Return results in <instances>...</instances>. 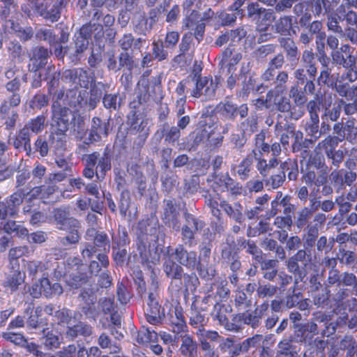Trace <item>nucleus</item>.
I'll list each match as a JSON object with an SVG mask.
<instances>
[{"mask_svg": "<svg viewBox=\"0 0 357 357\" xmlns=\"http://www.w3.org/2000/svg\"><path fill=\"white\" fill-rule=\"evenodd\" d=\"M112 249L116 250V248H121L125 246L130 243V238L128 234V231L125 227L121 226L119 227L118 236L112 234Z\"/></svg>", "mask_w": 357, "mask_h": 357, "instance_id": "57", "label": "nucleus"}, {"mask_svg": "<svg viewBox=\"0 0 357 357\" xmlns=\"http://www.w3.org/2000/svg\"><path fill=\"white\" fill-rule=\"evenodd\" d=\"M179 213L176 210V206L174 199H165L163 202V213L162 220L168 227L172 228L176 231H180L181 222Z\"/></svg>", "mask_w": 357, "mask_h": 357, "instance_id": "14", "label": "nucleus"}, {"mask_svg": "<svg viewBox=\"0 0 357 357\" xmlns=\"http://www.w3.org/2000/svg\"><path fill=\"white\" fill-rule=\"evenodd\" d=\"M10 269L11 271L4 282V287L9 288L12 291H15L24 282L25 273L22 272L20 267Z\"/></svg>", "mask_w": 357, "mask_h": 357, "instance_id": "33", "label": "nucleus"}, {"mask_svg": "<svg viewBox=\"0 0 357 357\" xmlns=\"http://www.w3.org/2000/svg\"><path fill=\"white\" fill-rule=\"evenodd\" d=\"M210 292L213 294L215 303H219L220 301L228 297L230 291L227 287V282L221 281L213 284Z\"/></svg>", "mask_w": 357, "mask_h": 357, "instance_id": "42", "label": "nucleus"}, {"mask_svg": "<svg viewBox=\"0 0 357 357\" xmlns=\"http://www.w3.org/2000/svg\"><path fill=\"white\" fill-rule=\"evenodd\" d=\"M253 160L254 157L249 155L236 167V174L241 180L245 181L250 177L254 171Z\"/></svg>", "mask_w": 357, "mask_h": 357, "instance_id": "35", "label": "nucleus"}, {"mask_svg": "<svg viewBox=\"0 0 357 357\" xmlns=\"http://www.w3.org/2000/svg\"><path fill=\"white\" fill-rule=\"evenodd\" d=\"M289 97L292 99L293 103L296 105H305L307 101L306 93L301 86L293 84L289 91Z\"/></svg>", "mask_w": 357, "mask_h": 357, "instance_id": "48", "label": "nucleus"}, {"mask_svg": "<svg viewBox=\"0 0 357 357\" xmlns=\"http://www.w3.org/2000/svg\"><path fill=\"white\" fill-rule=\"evenodd\" d=\"M293 20L292 15H282L275 20L272 29L275 33L279 34L280 37L290 36L293 29Z\"/></svg>", "mask_w": 357, "mask_h": 357, "instance_id": "28", "label": "nucleus"}, {"mask_svg": "<svg viewBox=\"0 0 357 357\" xmlns=\"http://www.w3.org/2000/svg\"><path fill=\"white\" fill-rule=\"evenodd\" d=\"M226 310L224 306L220 303L214 305V310L212 312V316L218 320L220 325L224 326L227 330L230 331H237V326L229 321V319L224 313Z\"/></svg>", "mask_w": 357, "mask_h": 357, "instance_id": "38", "label": "nucleus"}, {"mask_svg": "<svg viewBox=\"0 0 357 357\" xmlns=\"http://www.w3.org/2000/svg\"><path fill=\"white\" fill-rule=\"evenodd\" d=\"M199 128L190 135V140L191 141L190 149H196L205 139L210 140L211 135L213 134V130L211 126H206V122L200 121Z\"/></svg>", "mask_w": 357, "mask_h": 357, "instance_id": "20", "label": "nucleus"}, {"mask_svg": "<svg viewBox=\"0 0 357 357\" xmlns=\"http://www.w3.org/2000/svg\"><path fill=\"white\" fill-rule=\"evenodd\" d=\"M175 259L182 266L188 268L198 266L197 253L195 251H188L183 245H178L175 250Z\"/></svg>", "mask_w": 357, "mask_h": 357, "instance_id": "22", "label": "nucleus"}, {"mask_svg": "<svg viewBox=\"0 0 357 357\" xmlns=\"http://www.w3.org/2000/svg\"><path fill=\"white\" fill-rule=\"evenodd\" d=\"M220 206L231 220L239 224L243 222L245 218L243 213V206L240 202H236L231 204L223 200L220 202Z\"/></svg>", "mask_w": 357, "mask_h": 357, "instance_id": "26", "label": "nucleus"}, {"mask_svg": "<svg viewBox=\"0 0 357 357\" xmlns=\"http://www.w3.org/2000/svg\"><path fill=\"white\" fill-rule=\"evenodd\" d=\"M163 269L167 276L171 279L181 280L183 277L185 286H188L190 282L193 283L197 281V278L195 274H183V269L181 266L176 264L172 260H167L164 263Z\"/></svg>", "mask_w": 357, "mask_h": 357, "instance_id": "16", "label": "nucleus"}, {"mask_svg": "<svg viewBox=\"0 0 357 357\" xmlns=\"http://www.w3.org/2000/svg\"><path fill=\"white\" fill-rule=\"evenodd\" d=\"M342 113L341 105L339 104V101L335 102L333 107H331V104L328 107L326 106L323 113L321 114V120H326L330 122L338 121Z\"/></svg>", "mask_w": 357, "mask_h": 357, "instance_id": "46", "label": "nucleus"}, {"mask_svg": "<svg viewBox=\"0 0 357 357\" xmlns=\"http://www.w3.org/2000/svg\"><path fill=\"white\" fill-rule=\"evenodd\" d=\"M250 63L247 67H249ZM249 69L245 68L244 64L242 65L238 79L241 81V89L236 92V96L241 98H245L248 96L251 91L254 89L255 81L253 78L248 75Z\"/></svg>", "mask_w": 357, "mask_h": 357, "instance_id": "23", "label": "nucleus"}, {"mask_svg": "<svg viewBox=\"0 0 357 357\" xmlns=\"http://www.w3.org/2000/svg\"><path fill=\"white\" fill-rule=\"evenodd\" d=\"M220 77L215 79L207 77L198 76L196 79L194 88L190 90V95L196 98L204 96L206 100H211L215 96L216 91L220 84Z\"/></svg>", "mask_w": 357, "mask_h": 357, "instance_id": "7", "label": "nucleus"}, {"mask_svg": "<svg viewBox=\"0 0 357 357\" xmlns=\"http://www.w3.org/2000/svg\"><path fill=\"white\" fill-rule=\"evenodd\" d=\"M338 144V139L329 135L317 144L315 150H324L325 154L326 155L327 151H331L335 149Z\"/></svg>", "mask_w": 357, "mask_h": 357, "instance_id": "63", "label": "nucleus"}, {"mask_svg": "<svg viewBox=\"0 0 357 357\" xmlns=\"http://www.w3.org/2000/svg\"><path fill=\"white\" fill-rule=\"evenodd\" d=\"M51 128L52 131L49 135V141L53 144L55 135L58 139L65 136L73 121L75 116L70 108L66 106H59L56 105L51 107Z\"/></svg>", "mask_w": 357, "mask_h": 357, "instance_id": "3", "label": "nucleus"}, {"mask_svg": "<svg viewBox=\"0 0 357 357\" xmlns=\"http://www.w3.org/2000/svg\"><path fill=\"white\" fill-rule=\"evenodd\" d=\"M97 343L102 349H109L111 354H116L120 351V347L115 343L112 344L111 338L106 333H102L100 335Z\"/></svg>", "mask_w": 357, "mask_h": 357, "instance_id": "64", "label": "nucleus"}, {"mask_svg": "<svg viewBox=\"0 0 357 357\" xmlns=\"http://www.w3.org/2000/svg\"><path fill=\"white\" fill-rule=\"evenodd\" d=\"M216 108L220 115L226 120L234 121L238 114L241 119H244L248 114V107L247 104H242L238 106L229 100H225L220 102Z\"/></svg>", "mask_w": 357, "mask_h": 357, "instance_id": "10", "label": "nucleus"}, {"mask_svg": "<svg viewBox=\"0 0 357 357\" xmlns=\"http://www.w3.org/2000/svg\"><path fill=\"white\" fill-rule=\"evenodd\" d=\"M261 6L257 1H250L247 3L245 17L251 21L259 22L261 19V13L262 10Z\"/></svg>", "mask_w": 357, "mask_h": 357, "instance_id": "59", "label": "nucleus"}, {"mask_svg": "<svg viewBox=\"0 0 357 357\" xmlns=\"http://www.w3.org/2000/svg\"><path fill=\"white\" fill-rule=\"evenodd\" d=\"M136 340L139 344L157 343L158 335L153 330L143 328L138 332Z\"/></svg>", "mask_w": 357, "mask_h": 357, "instance_id": "53", "label": "nucleus"}, {"mask_svg": "<svg viewBox=\"0 0 357 357\" xmlns=\"http://www.w3.org/2000/svg\"><path fill=\"white\" fill-rule=\"evenodd\" d=\"M212 243L203 242L200 245L199 261H197V271L201 277L210 279L215 275V271L212 266L208 267L209 262Z\"/></svg>", "mask_w": 357, "mask_h": 357, "instance_id": "12", "label": "nucleus"}, {"mask_svg": "<svg viewBox=\"0 0 357 357\" xmlns=\"http://www.w3.org/2000/svg\"><path fill=\"white\" fill-rule=\"evenodd\" d=\"M319 227L317 224L307 225L305 228V233L303 235V247H308L312 249L319 236Z\"/></svg>", "mask_w": 357, "mask_h": 357, "instance_id": "43", "label": "nucleus"}, {"mask_svg": "<svg viewBox=\"0 0 357 357\" xmlns=\"http://www.w3.org/2000/svg\"><path fill=\"white\" fill-rule=\"evenodd\" d=\"M270 100L272 102L273 108L280 112L286 113L290 109L291 101L284 96L275 95Z\"/></svg>", "mask_w": 357, "mask_h": 357, "instance_id": "58", "label": "nucleus"}, {"mask_svg": "<svg viewBox=\"0 0 357 357\" xmlns=\"http://www.w3.org/2000/svg\"><path fill=\"white\" fill-rule=\"evenodd\" d=\"M326 287L325 294L314 298V303L319 307H325L333 303L340 309L351 310L357 303L355 297H351V290L347 287H353L357 283V276L351 272L344 271L333 278Z\"/></svg>", "mask_w": 357, "mask_h": 357, "instance_id": "1", "label": "nucleus"}, {"mask_svg": "<svg viewBox=\"0 0 357 357\" xmlns=\"http://www.w3.org/2000/svg\"><path fill=\"white\" fill-rule=\"evenodd\" d=\"M312 251L310 248L303 247L287 260L288 271L294 274L297 280L303 281L305 276L304 268L312 262Z\"/></svg>", "mask_w": 357, "mask_h": 357, "instance_id": "4", "label": "nucleus"}, {"mask_svg": "<svg viewBox=\"0 0 357 357\" xmlns=\"http://www.w3.org/2000/svg\"><path fill=\"white\" fill-rule=\"evenodd\" d=\"M298 284L297 280L294 282L293 287L288 289L287 295L284 301V307L287 309L292 308L298 305L301 300V293H296V287Z\"/></svg>", "mask_w": 357, "mask_h": 357, "instance_id": "55", "label": "nucleus"}, {"mask_svg": "<svg viewBox=\"0 0 357 357\" xmlns=\"http://www.w3.org/2000/svg\"><path fill=\"white\" fill-rule=\"evenodd\" d=\"M234 304L239 310H245L252 306V298H249L243 291H236Z\"/></svg>", "mask_w": 357, "mask_h": 357, "instance_id": "60", "label": "nucleus"}, {"mask_svg": "<svg viewBox=\"0 0 357 357\" xmlns=\"http://www.w3.org/2000/svg\"><path fill=\"white\" fill-rule=\"evenodd\" d=\"M109 85L101 82H93L90 86L89 91H80L77 97V103L80 107L89 111L94 109L102 97L103 91Z\"/></svg>", "mask_w": 357, "mask_h": 357, "instance_id": "5", "label": "nucleus"}, {"mask_svg": "<svg viewBox=\"0 0 357 357\" xmlns=\"http://www.w3.org/2000/svg\"><path fill=\"white\" fill-rule=\"evenodd\" d=\"M183 218L185 223L182 227H180L181 239L185 245L192 247L194 244L195 234L204 228L205 223L190 213L188 210L183 212Z\"/></svg>", "mask_w": 357, "mask_h": 357, "instance_id": "6", "label": "nucleus"}, {"mask_svg": "<svg viewBox=\"0 0 357 357\" xmlns=\"http://www.w3.org/2000/svg\"><path fill=\"white\" fill-rule=\"evenodd\" d=\"M80 227L69 228L68 234L58 239L59 244L65 250H70L74 245H77L81 239V234L79 232Z\"/></svg>", "mask_w": 357, "mask_h": 357, "instance_id": "34", "label": "nucleus"}, {"mask_svg": "<svg viewBox=\"0 0 357 357\" xmlns=\"http://www.w3.org/2000/svg\"><path fill=\"white\" fill-rule=\"evenodd\" d=\"M54 221L60 230H68L71 227H81L78 220L71 216L68 207L56 208L52 211Z\"/></svg>", "mask_w": 357, "mask_h": 357, "instance_id": "13", "label": "nucleus"}, {"mask_svg": "<svg viewBox=\"0 0 357 357\" xmlns=\"http://www.w3.org/2000/svg\"><path fill=\"white\" fill-rule=\"evenodd\" d=\"M93 333V327L84 322L78 321L73 326H68L66 328L65 337L70 341L75 340L79 335L84 338L90 337Z\"/></svg>", "mask_w": 357, "mask_h": 357, "instance_id": "24", "label": "nucleus"}, {"mask_svg": "<svg viewBox=\"0 0 357 357\" xmlns=\"http://www.w3.org/2000/svg\"><path fill=\"white\" fill-rule=\"evenodd\" d=\"M145 43L144 38H135L131 33L123 34L118 40V45L123 52L117 57L114 52L107 53L106 66L107 70L116 73L122 68H126L128 71H132L135 64L132 56L128 52V50L132 47H133V50H140Z\"/></svg>", "mask_w": 357, "mask_h": 357, "instance_id": "2", "label": "nucleus"}, {"mask_svg": "<svg viewBox=\"0 0 357 357\" xmlns=\"http://www.w3.org/2000/svg\"><path fill=\"white\" fill-rule=\"evenodd\" d=\"M65 0H51V4L48 2L37 3L34 4L36 12L45 20L54 23L57 22L61 15V10L66 6Z\"/></svg>", "mask_w": 357, "mask_h": 357, "instance_id": "8", "label": "nucleus"}, {"mask_svg": "<svg viewBox=\"0 0 357 357\" xmlns=\"http://www.w3.org/2000/svg\"><path fill=\"white\" fill-rule=\"evenodd\" d=\"M242 59V54L236 51L233 45H229L222 53V59L220 62L222 68H227L228 73L235 70V66Z\"/></svg>", "mask_w": 357, "mask_h": 357, "instance_id": "21", "label": "nucleus"}, {"mask_svg": "<svg viewBox=\"0 0 357 357\" xmlns=\"http://www.w3.org/2000/svg\"><path fill=\"white\" fill-rule=\"evenodd\" d=\"M40 287H42L43 296L46 298L60 296L63 292L61 284L58 282L52 283L47 278L40 280Z\"/></svg>", "mask_w": 357, "mask_h": 357, "instance_id": "36", "label": "nucleus"}, {"mask_svg": "<svg viewBox=\"0 0 357 357\" xmlns=\"http://www.w3.org/2000/svg\"><path fill=\"white\" fill-rule=\"evenodd\" d=\"M301 61L304 67L307 68V73L309 77H316L317 68L315 62L314 54L311 50H305L302 53Z\"/></svg>", "mask_w": 357, "mask_h": 357, "instance_id": "39", "label": "nucleus"}, {"mask_svg": "<svg viewBox=\"0 0 357 357\" xmlns=\"http://www.w3.org/2000/svg\"><path fill=\"white\" fill-rule=\"evenodd\" d=\"M109 130V120H102L98 117H93L89 133V140L90 142H100L102 138L108 136Z\"/></svg>", "mask_w": 357, "mask_h": 357, "instance_id": "17", "label": "nucleus"}, {"mask_svg": "<svg viewBox=\"0 0 357 357\" xmlns=\"http://www.w3.org/2000/svg\"><path fill=\"white\" fill-rule=\"evenodd\" d=\"M47 126V116L44 114H42L33 119H31L24 125V127L26 128L27 130H29V131L31 133L38 134L42 132Z\"/></svg>", "mask_w": 357, "mask_h": 357, "instance_id": "40", "label": "nucleus"}, {"mask_svg": "<svg viewBox=\"0 0 357 357\" xmlns=\"http://www.w3.org/2000/svg\"><path fill=\"white\" fill-rule=\"evenodd\" d=\"M86 238L88 241H93V245L96 247V249L103 248L109 250V240L107 234L104 232H100L94 228L88 229L86 231Z\"/></svg>", "mask_w": 357, "mask_h": 357, "instance_id": "30", "label": "nucleus"}, {"mask_svg": "<svg viewBox=\"0 0 357 357\" xmlns=\"http://www.w3.org/2000/svg\"><path fill=\"white\" fill-rule=\"evenodd\" d=\"M180 353L185 357H197L198 345L195 340L188 334L181 336Z\"/></svg>", "mask_w": 357, "mask_h": 357, "instance_id": "32", "label": "nucleus"}, {"mask_svg": "<svg viewBox=\"0 0 357 357\" xmlns=\"http://www.w3.org/2000/svg\"><path fill=\"white\" fill-rule=\"evenodd\" d=\"M48 104V97L41 93L35 94L28 102L29 108L36 111L41 110L43 107H47Z\"/></svg>", "mask_w": 357, "mask_h": 357, "instance_id": "56", "label": "nucleus"}, {"mask_svg": "<svg viewBox=\"0 0 357 357\" xmlns=\"http://www.w3.org/2000/svg\"><path fill=\"white\" fill-rule=\"evenodd\" d=\"M356 119H349L344 121V132H345V140L353 143L357 138V126Z\"/></svg>", "mask_w": 357, "mask_h": 357, "instance_id": "61", "label": "nucleus"}, {"mask_svg": "<svg viewBox=\"0 0 357 357\" xmlns=\"http://www.w3.org/2000/svg\"><path fill=\"white\" fill-rule=\"evenodd\" d=\"M278 42L284 50L287 61L291 66L296 65L299 59V51L295 41L289 37H279Z\"/></svg>", "mask_w": 357, "mask_h": 357, "instance_id": "19", "label": "nucleus"}, {"mask_svg": "<svg viewBox=\"0 0 357 357\" xmlns=\"http://www.w3.org/2000/svg\"><path fill=\"white\" fill-rule=\"evenodd\" d=\"M226 310L224 306L220 303L214 305V310L212 312V316L218 320L220 325L224 326L227 330L230 331H237V326L229 321V319L224 313Z\"/></svg>", "mask_w": 357, "mask_h": 357, "instance_id": "37", "label": "nucleus"}, {"mask_svg": "<svg viewBox=\"0 0 357 357\" xmlns=\"http://www.w3.org/2000/svg\"><path fill=\"white\" fill-rule=\"evenodd\" d=\"M322 264L326 268H330L327 274V278L324 283L325 288L326 286H327L331 282L329 280H332L333 278H335V276H336L340 273V271L336 268L337 264L336 258L326 257L324 258Z\"/></svg>", "mask_w": 357, "mask_h": 357, "instance_id": "50", "label": "nucleus"}, {"mask_svg": "<svg viewBox=\"0 0 357 357\" xmlns=\"http://www.w3.org/2000/svg\"><path fill=\"white\" fill-rule=\"evenodd\" d=\"M168 316L171 324L174 326L173 329L174 333H179L184 331L186 324L181 307H170Z\"/></svg>", "mask_w": 357, "mask_h": 357, "instance_id": "29", "label": "nucleus"}, {"mask_svg": "<svg viewBox=\"0 0 357 357\" xmlns=\"http://www.w3.org/2000/svg\"><path fill=\"white\" fill-rule=\"evenodd\" d=\"M312 215V211L308 207H303L296 213L294 224L299 229L306 228Z\"/></svg>", "mask_w": 357, "mask_h": 357, "instance_id": "47", "label": "nucleus"}, {"mask_svg": "<svg viewBox=\"0 0 357 357\" xmlns=\"http://www.w3.org/2000/svg\"><path fill=\"white\" fill-rule=\"evenodd\" d=\"M329 180L337 190H343L346 186H351L356 181L357 172L335 169L330 174Z\"/></svg>", "mask_w": 357, "mask_h": 357, "instance_id": "11", "label": "nucleus"}, {"mask_svg": "<svg viewBox=\"0 0 357 357\" xmlns=\"http://www.w3.org/2000/svg\"><path fill=\"white\" fill-rule=\"evenodd\" d=\"M52 52L43 46L33 47L30 63L28 66L29 70L31 72H37L39 69L44 68Z\"/></svg>", "mask_w": 357, "mask_h": 357, "instance_id": "15", "label": "nucleus"}, {"mask_svg": "<svg viewBox=\"0 0 357 357\" xmlns=\"http://www.w3.org/2000/svg\"><path fill=\"white\" fill-rule=\"evenodd\" d=\"M155 135L160 139L164 137L166 144L174 145L181 137V130L176 126H169L167 123H165L162 128L157 130Z\"/></svg>", "mask_w": 357, "mask_h": 357, "instance_id": "27", "label": "nucleus"}, {"mask_svg": "<svg viewBox=\"0 0 357 357\" xmlns=\"http://www.w3.org/2000/svg\"><path fill=\"white\" fill-rule=\"evenodd\" d=\"M74 43L75 51L70 54V57L73 62H77L80 60L83 53L88 49L89 42L86 36L80 31L75 35Z\"/></svg>", "mask_w": 357, "mask_h": 357, "instance_id": "31", "label": "nucleus"}, {"mask_svg": "<svg viewBox=\"0 0 357 357\" xmlns=\"http://www.w3.org/2000/svg\"><path fill=\"white\" fill-rule=\"evenodd\" d=\"M26 314H30L27 320V326L31 328L39 329L43 333H45V326L42 319H39L38 312L37 310H33V307L29 305L24 311Z\"/></svg>", "mask_w": 357, "mask_h": 357, "instance_id": "41", "label": "nucleus"}, {"mask_svg": "<svg viewBox=\"0 0 357 357\" xmlns=\"http://www.w3.org/2000/svg\"><path fill=\"white\" fill-rule=\"evenodd\" d=\"M35 37L40 41H46L50 46L56 45V36L53 30L47 28L36 29Z\"/></svg>", "mask_w": 357, "mask_h": 357, "instance_id": "54", "label": "nucleus"}, {"mask_svg": "<svg viewBox=\"0 0 357 357\" xmlns=\"http://www.w3.org/2000/svg\"><path fill=\"white\" fill-rule=\"evenodd\" d=\"M239 318L244 324L250 326L253 329H256L261 324V318L255 314V311H245L239 314Z\"/></svg>", "mask_w": 357, "mask_h": 357, "instance_id": "52", "label": "nucleus"}, {"mask_svg": "<svg viewBox=\"0 0 357 357\" xmlns=\"http://www.w3.org/2000/svg\"><path fill=\"white\" fill-rule=\"evenodd\" d=\"M286 180L285 172L280 171L278 174L271 175L264 179L265 185L272 189H277L281 187Z\"/></svg>", "mask_w": 357, "mask_h": 357, "instance_id": "62", "label": "nucleus"}, {"mask_svg": "<svg viewBox=\"0 0 357 357\" xmlns=\"http://www.w3.org/2000/svg\"><path fill=\"white\" fill-rule=\"evenodd\" d=\"M275 134L280 137V142L284 149H287L289 144V139L295 136L296 139L302 137L301 132H295V126L289 123L286 119H282V115L278 114L277 122L275 125Z\"/></svg>", "mask_w": 357, "mask_h": 357, "instance_id": "9", "label": "nucleus"}, {"mask_svg": "<svg viewBox=\"0 0 357 357\" xmlns=\"http://www.w3.org/2000/svg\"><path fill=\"white\" fill-rule=\"evenodd\" d=\"M28 252L29 248L27 246H19L11 248L8 253L10 268H19L18 259Z\"/></svg>", "mask_w": 357, "mask_h": 357, "instance_id": "51", "label": "nucleus"}, {"mask_svg": "<svg viewBox=\"0 0 357 357\" xmlns=\"http://www.w3.org/2000/svg\"><path fill=\"white\" fill-rule=\"evenodd\" d=\"M297 354L296 347L291 340L284 339L278 343L275 357H296Z\"/></svg>", "mask_w": 357, "mask_h": 357, "instance_id": "44", "label": "nucleus"}, {"mask_svg": "<svg viewBox=\"0 0 357 357\" xmlns=\"http://www.w3.org/2000/svg\"><path fill=\"white\" fill-rule=\"evenodd\" d=\"M26 196L24 189H18L10 197L0 203L4 206V211L8 217H13L18 211Z\"/></svg>", "mask_w": 357, "mask_h": 357, "instance_id": "18", "label": "nucleus"}, {"mask_svg": "<svg viewBox=\"0 0 357 357\" xmlns=\"http://www.w3.org/2000/svg\"><path fill=\"white\" fill-rule=\"evenodd\" d=\"M31 132L24 126L19 130L13 141L14 147L26 152L28 156L33 154L31 145Z\"/></svg>", "mask_w": 357, "mask_h": 357, "instance_id": "25", "label": "nucleus"}, {"mask_svg": "<svg viewBox=\"0 0 357 357\" xmlns=\"http://www.w3.org/2000/svg\"><path fill=\"white\" fill-rule=\"evenodd\" d=\"M189 317L190 324L197 331L204 329L208 321V318L193 305L191 307Z\"/></svg>", "mask_w": 357, "mask_h": 357, "instance_id": "45", "label": "nucleus"}, {"mask_svg": "<svg viewBox=\"0 0 357 357\" xmlns=\"http://www.w3.org/2000/svg\"><path fill=\"white\" fill-rule=\"evenodd\" d=\"M270 197L265 194L261 197H259L256 199L255 203L257 204V206L251 208L250 209H247L245 212V215L249 220H252L255 218L257 217L258 215L264 211V205L268 202L269 200Z\"/></svg>", "mask_w": 357, "mask_h": 357, "instance_id": "49", "label": "nucleus"}]
</instances>
